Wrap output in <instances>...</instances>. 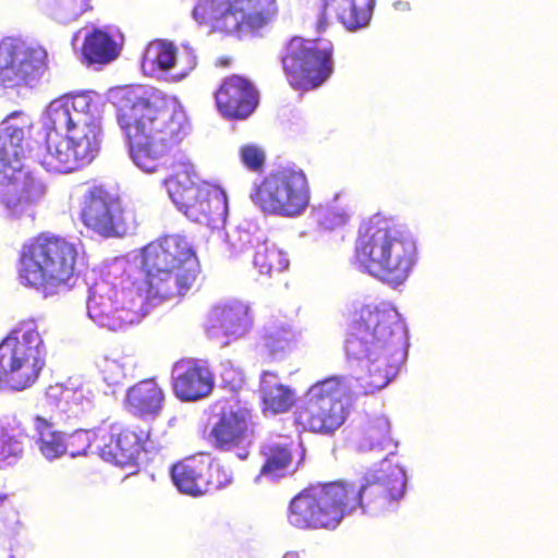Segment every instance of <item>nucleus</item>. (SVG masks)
I'll list each match as a JSON object with an SVG mask.
<instances>
[{"mask_svg": "<svg viewBox=\"0 0 558 558\" xmlns=\"http://www.w3.org/2000/svg\"><path fill=\"white\" fill-rule=\"evenodd\" d=\"M405 488L404 470L385 459L361 486L347 481L307 485L291 498L288 521L299 530L333 531L357 508L368 513L395 509L403 499Z\"/></svg>", "mask_w": 558, "mask_h": 558, "instance_id": "f257e3e1", "label": "nucleus"}, {"mask_svg": "<svg viewBox=\"0 0 558 558\" xmlns=\"http://www.w3.org/2000/svg\"><path fill=\"white\" fill-rule=\"evenodd\" d=\"M112 99L132 161L145 172L158 171L187 135L184 109L175 98L142 85L118 87Z\"/></svg>", "mask_w": 558, "mask_h": 558, "instance_id": "f03ea898", "label": "nucleus"}, {"mask_svg": "<svg viewBox=\"0 0 558 558\" xmlns=\"http://www.w3.org/2000/svg\"><path fill=\"white\" fill-rule=\"evenodd\" d=\"M404 335L395 310L366 304L355 312L344 341L347 355L354 360H368L363 386L371 392L386 387L396 375L397 367L388 356L402 347Z\"/></svg>", "mask_w": 558, "mask_h": 558, "instance_id": "7ed1b4c3", "label": "nucleus"}, {"mask_svg": "<svg viewBox=\"0 0 558 558\" xmlns=\"http://www.w3.org/2000/svg\"><path fill=\"white\" fill-rule=\"evenodd\" d=\"M353 262L381 282L398 287L410 277L416 265V242L392 219L377 214L359 225Z\"/></svg>", "mask_w": 558, "mask_h": 558, "instance_id": "20e7f679", "label": "nucleus"}, {"mask_svg": "<svg viewBox=\"0 0 558 558\" xmlns=\"http://www.w3.org/2000/svg\"><path fill=\"white\" fill-rule=\"evenodd\" d=\"M80 260L75 242L53 232H39L20 248L17 278L22 286L52 296L73 286Z\"/></svg>", "mask_w": 558, "mask_h": 558, "instance_id": "39448f33", "label": "nucleus"}, {"mask_svg": "<svg viewBox=\"0 0 558 558\" xmlns=\"http://www.w3.org/2000/svg\"><path fill=\"white\" fill-rule=\"evenodd\" d=\"M140 269L148 298L184 296L195 284L201 267L195 246L181 234H167L140 251Z\"/></svg>", "mask_w": 558, "mask_h": 558, "instance_id": "423d86ee", "label": "nucleus"}, {"mask_svg": "<svg viewBox=\"0 0 558 558\" xmlns=\"http://www.w3.org/2000/svg\"><path fill=\"white\" fill-rule=\"evenodd\" d=\"M22 111H13L0 122V201L13 215H21L37 204L45 190L28 171L26 162L33 158L32 125L16 121Z\"/></svg>", "mask_w": 558, "mask_h": 558, "instance_id": "0eeeda50", "label": "nucleus"}, {"mask_svg": "<svg viewBox=\"0 0 558 558\" xmlns=\"http://www.w3.org/2000/svg\"><path fill=\"white\" fill-rule=\"evenodd\" d=\"M46 355L36 323L21 320L0 342V385L15 391L32 387L45 367Z\"/></svg>", "mask_w": 558, "mask_h": 558, "instance_id": "6e6552de", "label": "nucleus"}, {"mask_svg": "<svg viewBox=\"0 0 558 558\" xmlns=\"http://www.w3.org/2000/svg\"><path fill=\"white\" fill-rule=\"evenodd\" d=\"M277 13V0H198L193 9L194 20L209 33L238 38L257 34Z\"/></svg>", "mask_w": 558, "mask_h": 558, "instance_id": "1a4fd4ad", "label": "nucleus"}, {"mask_svg": "<svg viewBox=\"0 0 558 558\" xmlns=\"http://www.w3.org/2000/svg\"><path fill=\"white\" fill-rule=\"evenodd\" d=\"M343 377L330 376L313 384L292 413L294 426L303 433L333 435L350 414Z\"/></svg>", "mask_w": 558, "mask_h": 558, "instance_id": "9d476101", "label": "nucleus"}, {"mask_svg": "<svg viewBox=\"0 0 558 558\" xmlns=\"http://www.w3.org/2000/svg\"><path fill=\"white\" fill-rule=\"evenodd\" d=\"M250 199L264 214L283 218L301 216L311 203L310 182L302 170L280 168L253 184Z\"/></svg>", "mask_w": 558, "mask_h": 558, "instance_id": "9b49d317", "label": "nucleus"}, {"mask_svg": "<svg viewBox=\"0 0 558 558\" xmlns=\"http://www.w3.org/2000/svg\"><path fill=\"white\" fill-rule=\"evenodd\" d=\"M82 225L104 239H120L133 234L140 221L135 209L102 184L88 187L80 209Z\"/></svg>", "mask_w": 558, "mask_h": 558, "instance_id": "f8f14e48", "label": "nucleus"}, {"mask_svg": "<svg viewBox=\"0 0 558 558\" xmlns=\"http://www.w3.org/2000/svg\"><path fill=\"white\" fill-rule=\"evenodd\" d=\"M281 64L291 87L317 88L333 72V45L329 40L294 36L284 46Z\"/></svg>", "mask_w": 558, "mask_h": 558, "instance_id": "ddd939ff", "label": "nucleus"}, {"mask_svg": "<svg viewBox=\"0 0 558 558\" xmlns=\"http://www.w3.org/2000/svg\"><path fill=\"white\" fill-rule=\"evenodd\" d=\"M192 167L185 166L165 180L168 194L177 207L196 222L209 223L226 208L225 193L216 185L196 182Z\"/></svg>", "mask_w": 558, "mask_h": 558, "instance_id": "4468645a", "label": "nucleus"}, {"mask_svg": "<svg viewBox=\"0 0 558 558\" xmlns=\"http://www.w3.org/2000/svg\"><path fill=\"white\" fill-rule=\"evenodd\" d=\"M94 442L102 459L120 466L136 464L151 437V426L145 422L123 424L104 420L93 428Z\"/></svg>", "mask_w": 558, "mask_h": 558, "instance_id": "2eb2a0df", "label": "nucleus"}, {"mask_svg": "<svg viewBox=\"0 0 558 558\" xmlns=\"http://www.w3.org/2000/svg\"><path fill=\"white\" fill-rule=\"evenodd\" d=\"M47 68V52L40 46L5 37L0 41V87L31 85Z\"/></svg>", "mask_w": 558, "mask_h": 558, "instance_id": "dca6fc26", "label": "nucleus"}, {"mask_svg": "<svg viewBox=\"0 0 558 558\" xmlns=\"http://www.w3.org/2000/svg\"><path fill=\"white\" fill-rule=\"evenodd\" d=\"M87 313L99 326L119 331L141 320L144 315L143 301H135L132 292L105 284L92 291Z\"/></svg>", "mask_w": 558, "mask_h": 558, "instance_id": "f3484780", "label": "nucleus"}, {"mask_svg": "<svg viewBox=\"0 0 558 558\" xmlns=\"http://www.w3.org/2000/svg\"><path fill=\"white\" fill-rule=\"evenodd\" d=\"M253 417L246 407L223 409L208 434L210 446L218 452L234 453L240 460H246L255 426Z\"/></svg>", "mask_w": 558, "mask_h": 558, "instance_id": "a211bd4d", "label": "nucleus"}, {"mask_svg": "<svg viewBox=\"0 0 558 558\" xmlns=\"http://www.w3.org/2000/svg\"><path fill=\"white\" fill-rule=\"evenodd\" d=\"M218 113L228 121H243L257 110L260 93L247 76L230 74L223 77L214 93Z\"/></svg>", "mask_w": 558, "mask_h": 558, "instance_id": "6ab92c4d", "label": "nucleus"}, {"mask_svg": "<svg viewBox=\"0 0 558 558\" xmlns=\"http://www.w3.org/2000/svg\"><path fill=\"white\" fill-rule=\"evenodd\" d=\"M171 388L180 401L194 402L210 395L214 376L198 360L184 357L172 367Z\"/></svg>", "mask_w": 558, "mask_h": 558, "instance_id": "aec40b11", "label": "nucleus"}, {"mask_svg": "<svg viewBox=\"0 0 558 558\" xmlns=\"http://www.w3.org/2000/svg\"><path fill=\"white\" fill-rule=\"evenodd\" d=\"M197 59L190 49L178 50L169 41L161 39L148 44L143 56V65L150 70L162 72L172 71V81L179 82L185 78L196 66Z\"/></svg>", "mask_w": 558, "mask_h": 558, "instance_id": "412c9836", "label": "nucleus"}, {"mask_svg": "<svg viewBox=\"0 0 558 558\" xmlns=\"http://www.w3.org/2000/svg\"><path fill=\"white\" fill-rule=\"evenodd\" d=\"M376 0H322L319 26L335 17L347 31L366 28L372 20Z\"/></svg>", "mask_w": 558, "mask_h": 558, "instance_id": "4be33fe9", "label": "nucleus"}, {"mask_svg": "<svg viewBox=\"0 0 558 558\" xmlns=\"http://www.w3.org/2000/svg\"><path fill=\"white\" fill-rule=\"evenodd\" d=\"M123 403L135 417L156 418L163 410L166 392L155 378H145L126 389Z\"/></svg>", "mask_w": 558, "mask_h": 558, "instance_id": "5701e85b", "label": "nucleus"}, {"mask_svg": "<svg viewBox=\"0 0 558 558\" xmlns=\"http://www.w3.org/2000/svg\"><path fill=\"white\" fill-rule=\"evenodd\" d=\"M100 97L96 93H78L66 97L62 105L50 111L52 128L60 131L64 125L83 121L86 124H97L95 116L99 113Z\"/></svg>", "mask_w": 558, "mask_h": 558, "instance_id": "b1692460", "label": "nucleus"}, {"mask_svg": "<svg viewBox=\"0 0 558 558\" xmlns=\"http://www.w3.org/2000/svg\"><path fill=\"white\" fill-rule=\"evenodd\" d=\"M252 326L248 307L241 303L215 305L206 316V328L213 333L240 337Z\"/></svg>", "mask_w": 558, "mask_h": 558, "instance_id": "393cba45", "label": "nucleus"}, {"mask_svg": "<svg viewBox=\"0 0 558 558\" xmlns=\"http://www.w3.org/2000/svg\"><path fill=\"white\" fill-rule=\"evenodd\" d=\"M207 471L209 460L202 454L192 456L173 464L171 477L181 493L197 497L206 494Z\"/></svg>", "mask_w": 558, "mask_h": 558, "instance_id": "a878e982", "label": "nucleus"}, {"mask_svg": "<svg viewBox=\"0 0 558 558\" xmlns=\"http://www.w3.org/2000/svg\"><path fill=\"white\" fill-rule=\"evenodd\" d=\"M65 138L71 144L82 166L90 163L100 150L101 137L98 124H86L77 121L76 124L64 125Z\"/></svg>", "mask_w": 558, "mask_h": 558, "instance_id": "bb28decb", "label": "nucleus"}, {"mask_svg": "<svg viewBox=\"0 0 558 558\" xmlns=\"http://www.w3.org/2000/svg\"><path fill=\"white\" fill-rule=\"evenodd\" d=\"M259 392L263 410L272 414L288 412L295 403V391L282 384L277 373L265 371L260 375Z\"/></svg>", "mask_w": 558, "mask_h": 558, "instance_id": "cd10ccee", "label": "nucleus"}, {"mask_svg": "<svg viewBox=\"0 0 558 558\" xmlns=\"http://www.w3.org/2000/svg\"><path fill=\"white\" fill-rule=\"evenodd\" d=\"M39 162L48 171L60 173L72 172L83 167L65 136L52 137L50 134Z\"/></svg>", "mask_w": 558, "mask_h": 558, "instance_id": "c85d7f7f", "label": "nucleus"}, {"mask_svg": "<svg viewBox=\"0 0 558 558\" xmlns=\"http://www.w3.org/2000/svg\"><path fill=\"white\" fill-rule=\"evenodd\" d=\"M27 437V426L17 416L0 420V465L10 464L23 453V441Z\"/></svg>", "mask_w": 558, "mask_h": 558, "instance_id": "c756f323", "label": "nucleus"}, {"mask_svg": "<svg viewBox=\"0 0 558 558\" xmlns=\"http://www.w3.org/2000/svg\"><path fill=\"white\" fill-rule=\"evenodd\" d=\"M120 49L109 33L94 28L85 36L82 54L89 63L107 64L118 58Z\"/></svg>", "mask_w": 558, "mask_h": 558, "instance_id": "7c9ffc66", "label": "nucleus"}, {"mask_svg": "<svg viewBox=\"0 0 558 558\" xmlns=\"http://www.w3.org/2000/svg\"><path fill=\"white\" fill-rule=\"evenodd\" d=\"M359 448L363 451H392L396 442L390 436V424L386 417L368 420L359 434Z\"/></svg>", "mask_w": 558, "mask_h": 558, "instance_id": "2f4dec72", "label": "nucleus"}, {"mask_svg": "<svg viewBox=\"0 0 558 558\" xmlns=\"http://www.w3.org/2000/svg\"><path fill=\"white\" fill-rule=\"evenodd\" d=\"M34 428L37 435L38 449L45 458L53 460L68 452L64 434L54 429L52 422L36 415L34 417Z\"/></svg>", "mask_w": 558, "mask_h": 558, "instance_id": "473e14b6", "label": "nucleus"}, {"mask_svg": "<svg viewBox=\"0 0 558 558\" xmlns=\"http://www.w3.org/2000/svg\"><path fill=\"white\" fill-rule=\"evenodd\" d=\"M253 264L260 275L271 277L284 271L289 267V259L275 243L265 240L255 246Z\"/></svg>", "mask_w": 558, "mask_h": 558, "instance_id": "72a5a7b5", "label": "nucleus"}, {"mask_svg": "<svg viewBox=\"0 0 558 558\" xmlns=\"http://www.w3.org/2000/svg\"><path fill=\"white\" fill-rule=\"evenodd\" d=\"M264 463L258 476L280 478L286 475L292 462V451L287 445L268 444L262 447Z\"/></svg>", "mask_w": 558, "mask_h": 558, "instance_id": "f704fd0d", "label": "nucleus"}, {"mask_svg": "<svg viewBox=\"0 0 558 558\" xmlns=\"http://www.w3.org/2000/svg\"><path fill=\"white\" fill-rule=\"evenodd\" d=\"M295 333L290 328L281 327L268 330L262 338V350L269 361L283 359L291 350Z\"/></svg>", "mask_w": 558, "mask_h": 558, "instance_id": "c9c22d12", "label": "nucleus"}, {"mask_svg": "<svg viewBox=\"0 0 558 558\" xmlns=\"http://www.w3.org/2000/svg\"><path fill=\"white\" fill-rule=\"evenodd\" d=\"M350 213L344 205L333 201L319 205L316 208L315 218L322 232H332L342 229L350 220Z\"/></svg>", "mask_w": 558, "mask_h": 558, "instance_id": "e433bc0d", "label": "nucleus"}, {"mask_svg": "<svg viewBox=\"0 0 558 558\" xmlns=\"http://www.w3.org/2000/svg\"><path fill=\"white\" fill-rule=\"evenodd\" d=\"M206 477V494L216 489H221L233 481L232 471L220 462L209 460V471Z\"/></svg>", "mask_w": 558, "mask_h": 558, "instance_id": "4c0bfd02", "label": "nucleus"}, {"mask_svg": "<svg viewBox=\"0 0 558 558\" xmlns=\"http://www.w3.org/2000/svg\"><path fill=\"white\" fill-rule=\"evenodd\" d=\"M242 165L253 172H260L265 166L266 153L256 144H244L239 149Z\"/></svg>", "mask_w": 558, "mask_h": 558, "instance_id": "58836bf2", "label": "nucleus"}, {"mask_svg": "<svg viewBox=\"0 0 558 558\" xmlns=\"http://www.w3.org/2000/svg\"><path fill=\"white\" fill-rule=\"evenodd\" d=\"M92 441H94L93 429L75 432L66 441L68 449L71 448L69 451L70 454L72 457L86 454L92 446Z\"/></svg>", "mask_w": 558, "mask_h": 558, "instance_id": "ea45409f", "label": "nucleus"}, {"mask_svg": "<svg viewBox=\"0 0 558 558\" xmlns=\"http://www.w3.org/2000/svg\"><path fill=\"white\" fill-rule=\"evenodd\" d=\"M61 396L64 400L59 401L66 404L69 409H72L73 405H82L85 402L90 403V400H87L82 390L62 389Z\"/></svg>", "mask_w": 558, "mask_h": 558, "instance_id": "a19ab883", "label": "nucleus"}, {"mask_svg": "<svg viewBox=\"0 0 558 558\" xmlns=\"http://www.w3.org/2000/svg\"><path fill=\"white\" fill-rule=\"evenodd\" d=\"M118 365L116 363H109L107 364V366L104 368L102 373H104V376H105V379L109 381V384L111 385H114V384H118L119 379H120V372H118V376L117 377H110L109 376V372L110 371H113V369H118Z\"/></svg>", "mask_w": 558, "mask_h": 558, "instance_id": "79ce46f5", "label": "nucleus"}, {"mask_svg": "<svg viewBox=\"0 0 558 558\" xmlns=\"http://www.w3.org/2000/svg\"><path fill=\"white\" fill-rule=\"evenodd\" d=\"M215 64L220 68H228L231 64V59L229 57H220L216 60Z\"/></svg>", "mask_w": 558, "mask_h": 558, "instance_id": "37998d69", "label": "nucleus"}, {"mask_svg": "<svg viewBox=\"0 0 558 558\" xmlns=\"http://www.w3.org/2000/svg\"><path fill=\"white\" fill-rule=\"evenodd\" d=\"M9 501V495L0 494V507L3 508L4 504Z\"/></svg>", "mask_w": 558, "mask_h": 558, "instance_id": "c03bdc74", "label": "nucleus"}, {"mask_svg": "<svg viewBox=\"0 0 558 558\" xmlns=\"http://www.w3.org/2000/svg\"><path fill=\"white\" fill-rule=\"evenodd\" d=\"M283 558H300V556L295 551H289V553L284 554Z\"/></svg>", "mask_w": 558, "mask_h": 558, "instance_id": "a18cd8bd", "label": "nucleus"}]
</instances>
